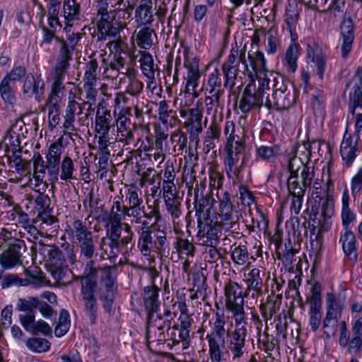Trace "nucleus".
<instances>
[{"label":"nucleus","mask_w":362,"mask_h":362,"mask_svg":"<svg viewBox=\"0 0 362 362\" xmlns=\"http://www.w3.org/2000/svg\"><path fill=\"white\" fill-rule=\"evenodd\" d=\"M81 11V5L76 0H64L63 6L64 17L65 18L66 27L65 30H68V23L79 18Z\"/></svg>","instance_id":"obj_27"},{"label":"nucleus","mask_w":362,"mask_h":362,"mask_svg":"<svg viewBox=\"0 0 362 362\" xmlns=\"http://www.w3.org/2000/svg\"><path fill=\"white\" fill-rule=\"evenodd\" d=\"M341 36L343 40L341 45V55L346 58L352 49L354 40V26L351 18L343 20L341 25Z\"/></svg>","instance_id":"obj_17"},{"label":"nucleus","mask_w":362,"mask_h":362,"mask_svg":"<svg viewBox=\"0 0 362 362\" xmlns=\"http://www.w3.org/2000/svg\"><path fill=\"white\" fill-rule=\"evenodd\" d=\"M206 240L204 243L210 246L216 245L218 243V229L220 222H216L212 224V220L206 219Z\"/></svg>","instance_id":"obj_44"},{"label":"nucleus","mask_w":362,"mask_h":362,"mask_svg":"<svg viewBox=\"0 0 362 362\" xmlns=\"http://www.w3.org/2000/svg\"><path fill=\"white\" fill-rule=\"evenodd\" d=\"M33 199H34L35 207L38 213L45 211H52L50 208L51 199L47 194L37 193V194L30 195L28 199L31 200Z\"/></svg>","instance_id":"obj_47"},{"label":"nucleus","mask_w":362,"mask_h":362,"mask_svg":"<svg viewBox=\"0 0 362 362\" xmlns=\"http://www.w3.org/2000/svg\"><path fill=\"white\" fill-rule=\"evenodd\" d=\"M160 317L147 318L146 337L148 349L153 351V347L163 344L165 341V329L161 325Z\"/></svg>","instance_id":"obj_11"},{"label":"nucleus","mask_w":362,"mask_h":362,"mask_svg":"<svg viewBox=\"0 0 362 362\" xmlns=\"http://www.w3.org/2000/svg\"><path fill=\"white\" fill-rule=\"evenodd\" d=\"M158 118L163 124H167L173 110L170 108V105L166 100H161L158 103Z\"/></svg>","instance_id":"obj_62"},{"label":"nucleus","mask_w":362,"mask_h":362,"mask_svg":"<svg viewBox=\"0 0 362 362\" xmlns=\"http://www.w3.org/2000/svg\"><path fill=\"white\" fill-rule=\"evenodd\" d=\"M160 291V289L155 285L144 288L143 301L147 313V318H151L155 316V314L160 309V302L158 298Z\"/></svg>","instance_id":"obj_13"},{"label":"nucleus","mask_w":362,"mask_h":362,"mask_svg":"<svg viewBox=\"0 0 362 362\" xmlns=\"http://www.w3.org/2000/svg\"><path fill=\"white\" fill-rule=\"evenodd\" d=\"M219 199V212L221 218L220 227L226 230H235L238 228V216H233V204L230 200V195L225 192L222 196L218 195Z\"/></svg>","instance_id":"obj_9"},{"label":"nucleus","mask_w":362,"mask_h":362,"mask_svg":"<svg viewBox=\"0 0 362 362\" xmlns=\"http://www.w3.org/2000/svg\"><path fill=\"white\" fill-rule=\"evenodd\" d=\"M137 45L144 49H149L156 40V34L153 29L148 27H143L137 32L135 31Z\"/></svg>","instance_id":"obj_25"},{"label":"nucleus","mask_w":362,"mask_h":362,"mask_svg":"<svg viewBox=\"0 0 362 362\" xmlns=\"http://www.w3.org/2000/svg\"><path fill=\"white\" fill-rule=\"evenodd\" d=\"M26 251L24 240L14 238L8 243V247L0 256V262L3 267L10 268L18 264H22L21 258Z\"/></svg>","instance_id":"obj_10"},{"label":"nucleus","mask_w":362,"mask_h":362,"mask_svg":"<svg viewBox=\"0 0 362 362\" xmlns=\"http://www.w3.org/2000/svg\"><path fill=\"white\" fill-rule=\"evenodd\" d=\"M257 156L264 160L270 161L280 154V148L278 146H261L257 148Z\"/></svg>","instance_id":"obj_48"},{"label":"nucleus","mask_w":362,"mask_h":362,"mask_svg":"<svg viewBox=\"0 0 362 362\" xmlns=\"http://www.w3.org/2000/svg\"><path fill=\"white\" fill-rule=\"evenodd\" d=\"M173 331L170 333V338L173 341V345H178L182 344L183 349H187L189 347L191 343V336L189 331H184L179 328V325H174L172 327Z\"/></svg>","instance_id":"obj_29"},{"label":"nucleus","mask_w":362,"mask_h":362,"mask_svg":"<svg viewBox=\"0 0 362 362\" xmlns=\"http://www.w3.org/2000/svg\"><path fill=\"white\" fill-rule=\"evenodd\" d=\"M44 90L45 83L40 78H36L31 74L26 76L23 86L24 95L28 98L34 96L39 100L40 96L44 93Z\"/></svg>","instance_id":"obj_18"},{"label":"nucleus","mask_w":362,"mask_h":362,"mask_svg":"<svg viewBox=\"0 0 362 362\" xmlns=\"http://www.w3.org/2000/svg\"><path fill=\"white\" fill-rule=\"evenodd\" d=\"M127 215H129L128 206L122 200L115 201L108 216V223L123 222Z\"/></svg>","instance_id":"obj_28"},{"label":"nucleus","mask_w":362,"mask_h":362,"mask_svg":"<svg viewBox=\"0 0 362 362\" xmlns=\"http://www.w3.org/2000/svg\"><path fill=\"white\" fill-rule=\"evenodd\" d=\"M61 48L57 64L69 66V61L71 58V50L68 47V45L64 40H60Z\"/></svg>","instance_id":"obj_57"},{"label":"nucleus","mask_w":362,"mask_h":362,"mask_svg":"<svg viewBox=\"0 0 362 362\" xmlns=\"http://www.w3.org/2000/svg\"><path fill=\"white\" fill-rule=\"evenodd\" d=\"M264 97H266L264 85L256 88L255 85L249 83L240 97L239 109L243 113L247 114L252 110L265 107L266 100L263 102Z\"/></svg>","instance_id":"obj_7"},{"label":"nucleus","mask_w":362,"mask_h":362,"mask_svg":"<svg viewBox=\"0 0 362 362\" xmlns=\"http://www.w3.org/2000/svg\"><path fill=\"white\" fill-rule=\"evenodd\" d=\"M312 296L310 299V325L312 330L316 332L321 323L320 308L322 305L321 300V285L315 282L311 288Z\"/></svg>","instance_id":"obj_12"},{"label":"nucleus","mask_w":362,"mask_h":362,"mask_svg":"<svg viewBox=\"0 0 362 362\" xmlns=\"http://www.w3.org/2000/svg\"><path fill=\"white\" fill-rule=\"evenodd\" d=\"M231 258L235 264L243 265L249 259V253L245 245L235 246L231 252Z\"/></svg>","instance_id":"obj_52"},{"label":"nucleus","mask_w":362,"mask_h":362,"mask_svg":"<svg viewBox=\"0 0 362 362\" xmlns=\"http://www.w3.org/2000/svg\"><path fill=\"white\" fill-rule=\"evenodd\" d=\"M112 117L110 110H105L100 111L98 108L95 117L96 132H110L112 124Z\"/></svg>","instance_id":"obj_30"},{"label":"nucleus","mask_w":362,"mask_h":362,"mask_svg":"<svg viewBox=\"0 0 362 362\" xmlns=\"http://www.w3.org/2000/svg\"><path fill=\"white\" fill-rule=\"evenodd\" d=\"M164 199L166 209L173 218H179L182 214L180 198L178 196L170 197L165 195Z\"/></svg>","instance_id":"obj_42"},{"label":"nucleus","mask_w":362,"mask_h":362,"mask_svg":"<svg viewBox=\"0 0 362 362\" xmlns=\"http://www.w3.org/2000/svg\"><path fill=\"white\" fill-rule=\"evenodd\" d=\"M98 64L96 59H91L86 64L83 81L89 83L96 82L97 69Z\"/></svg>","instance_id":"obj_58"},{"label":"nucleus","mask_w":362,"mask_h":362,"mask_svg":"<svg viewBox=\"0 0 362 362\" xmlns=\"http://www.w3.org/2000/svg\"><path fill=\"white\" fill-rule=\"evenodd\" d=\"M135 18L142 25L151 23L153 18L151 7L146 4L139 5L135 9Z\"/></svg>","instance_id":"obj_43"},{"label":"nucleus","mask_w":362,"mask_h":362,"mask_svg":"<svg viewBox=\"0 0 362 362\" xmlns=\"http://www.w3.org/2000/svg\"><path fill=\"white\" fill-rule=\"evenodd\" d=\"M272 98L271 102L267 97L265 107L269 110L281 111L288 109L293 105L298 95L295 84L284 76H279L274 79Z\"/></svg>","instance_id":"obj_4"},{"label":"nucleus","mask_w":362,"mask_h":362,"mask_svg":"<svg viewBox=\"0 0 362 362\" xmlns=\"http://www.w3.org/2000/svg\"><path fill=\"white\" fill-rule=\"evenodd\" d=\"M106 47L109 48L110 52L109 57H111L113 54H118L122 55V53H125L126 49H127V45L124 40L119 35L116 39L107 43Z\"/></svg>","instance_id":"obj_51"},{"label":"nucleus","mask_w":362,"mask_h":362,"mask_svg":"<svg viewBox=\"0 0 362 362\" xmlns=\"http://www.w3.org/2000/svg\"><path fill=\"white\" fill-rule=\"evenodd\" d=\"M300 158L293 157L290 159L288 163V169L291 175L287 180V187L289 194L292 197H304L305 189L303 185L301 186L298 180V168L295 169L293 167L294 162H299Z\"/></svg>","instance_id":"obj_16"},{"label":"nucleus","mask_w":362,"mask_h":362,"mask_svg":"<svg viewBox=\"0 0 362 362\" xmlns=\"http://www.w3.org/2000/svg\"><path fill=\"white\" fill-rule=\"evenodd\" d=\"M357 148L358 141L356 140L353 145L351 136L346 132L341 144L340 153L347 167H350L352 165L356 156V151Z\"/></svg>","instance_id":"obj_19"},{"label":"nucleus","mask_w":362,"mask_h":362,"mask_svg":"<svg viewBox=\"0 0 362 362\" xmlns=\"http://www.w3.org/2000/svg\"><path fill=\"white\" fill-rule=\"evenodd\" d=\"M49 267V271L55 279L62 278L63 266L65 258L62 251L55 245H46L39 242V247L36 249Z\"/></svg>","instance_id":"obj_6"},{"label":"nucleus","mask_w":362,"mask_h":362,"mask_svg":"<svg viewBox=\"0 0 362 362\" xmlns=\"http://www.w3.org/2000/svg\"><path fill=\"white\" fill-rule=\"evenodd\" d=\"M334 199L331 197H328L327 199H325V200H324L322 204L321 216L322 217L323 220H319L317 222V224L319 226V231L321 233V235L324 232L327 231L331 226V223L329 221V219L334 214Z\"/></svg>","instance_id":"obj_23"},{"label":"nucleus","mask_w":362,"mask_h":362,"mask_svg":"<svg viewBox=\"0 0 362 362\" xmlns=\"http://www.w3.org/2000/svg\"><path fill=\"white\" fill-rule=\"evenodd\" d=\"M59 164L60 162L49 161L46 162V170L49 175V181L51 184L54 185L58 181V176L59 174Z\"/></svg>","instance_id":"obj_61"},{"label":"nucleus","mask_w":362,"mask_h":362,"mask_svg":"<svg viewBox=\"0 0 362 362\" xmlns=\"http://www.w3.org/2000/svg\"><path fill=\"white\" fill-rule=\"evenodd\" d=\"M14 85L5 77L0 83V95L5 104L13 105L16 103Z\"/></svg>","instance_id":"obj_33"},{"label":"nucleus","mask_w":362,"mask_h":362,"mask_svg":"<svg viewBox=\"0 0 362 362\" xmlns=\"http://www.w3.org/2000/svg\"><path fill=\"white\" fill-rule=\"evenodd\" d=\"M170 141L175 144L173 151L177 155L182 154L187 144V136L182 130L177 129L170 135Z\"/></svg>","instance_id":"obj_39"},{"label":"nucleus","mask_w":362,"mask_h":362,"mask_svg":"<svg viewBox=\"0 0 362 362\" xmlns=\"http://www.w3.org/2000/svg\"><path fill=\"white\" fill-rule=\"evenodd\" d=\"M247 334L246 326L243 325L235 327L230 334L229 349L233 358H240L243 356L245 350V338Z\"/></svg>","instance_id":"obj_14"},{"label":"nucleus","mask_w":362,"mask_h":362,"mask_svg":"<svg viewBox=\"0 0 362 362\" xmlns=\"http://www.w3.org/2000/svg\"><path fill=\"white\" fill-rule=\"evenodd\" d=\"M225 296L226 297V307L236 305L237 303H244V296L242 294L240 286L230 281L224 287Z\"/></svg>","instance_id":"obj_20"},{"label":"nucleus","mask_w":362,"mask_h":362,"mask_svg":"<svg viewBox=\"0 0 362 362\" xmlns=\"http://www.w3.org/2000/svg\"><path fill=\"white\" fill-rule=\"evenodd\" d=\"M95 269L96 275L94 279H91V281L87 278L86 267L81 275L74 276L76 281L81 282L82 300L92 325L96 323L98 317V301L95 293L98 286V277L100 300L102 301L103 308L106 313L112 312L117 293V266L97 267L95 262Z\"/></svg>","instance_id":"obj_1"},{"label":"nucleus","mask_w":362,"mask_h":362,"mask_svg":"<svg viewBox=\"0 0 362 362\" xmlns=\"http://www.w3.org/2000/svg\"><path fill=\"white\" fill-rule=\"evenodd\" d=\"M185 65L187 69V87L192 86L193 88H195L200 76L198 62L197 61L190 63L185 62Z\"/></svg>","instance_id":"obj_45"},{"label":"nucleus","mask_w":362,"mask_h":362,"mask_svg":"<svg viewBox=\"0 0 362 362\" xmlns=\"http://www.w3.org/2000/svg\"><path fill=\"white\" fill-rule=\"evenodd\" d=\"M299 18V12L297 8L296 4H289L286 8V13L284 16V21L286 23L290 31L296 28V25L298 23Z\"/></svg>","instance_id":"obj_50"},{"label":"nucleus","mask_w":362,"mask_h":362,"mask_svg":"<svg viewBox=\"0 0 362 362\" xmlns=\"http://www.w3.org/2000/svg\"><path fill=\"white\" fill-rule=\"evenodd\" d=\"M244 303L238 304L236 305H230L227 308L230 310L233 314V317L235 322V327H240L243 325L246 326L245 313L244 311Z\"/></svg>","instance_id":"obj_54"},{"label":"nucleus","mask_w":362,"mask_h":362,"mask_svg":"<svg viewBox=\"0 0 362 362\" xmlns=\"http://www.w3.org/2000/svg\"><path fill=\"white\" fill-rule=\"evenodd\" d=\"M71 233L73 243L78 250L80 259L82 261H86V272L88 275L87 278L91 281V279H94L96 275L93 258L98 256L93 233L86 223L77 219L72 223Z\"/></svg>","instance_id":"obj_2"},{"label":"nucleus","mask_w":362,"mask_h":362,"mask_svg":"<svg viewBox=\"0 0 362 362\" xmlns=\"http://www.w3.org/2000/svg\"><path fill=\"white\" fill-rule=\"evenodd\" d=\"M264 275L263 271L254 268L248 274L246 279L247 290H252L257 295L262 293L263 280Z\"/></svg>","instance_id":"obj_26"},{"label":"nucleus","mask_w":362,"mask_h":362,"mask_svg":"<svg viewBox=\"0 0 362 362\" xmlns=\"http://www.w3.org/2000/svg\"><path fill=\"white\" fill-rule=\"evenodd\" d=\"M302 226L304 228V235L305 236L308 235V230H310V239L312 247H320L322 241V235H321V233L319 230L317 233H316L317 228H319L318 224L315 225L314 223H311L310 221H307L306 218H305V221L303 222Z\"/></svg>","instance_id":"obj_36"},{"label":"nucleus","mask_w":362,"mask_h":362,"mask_svg":"<svg viewBox=\"0 0 362 362\" xmlns=\"http://www.w3.org/2000/svg\"><path fill=\"white\" fill-rule=\"evenodd\" d=\"M307 57L311 59L315 63L317 74L321 80L323 79L326 66V59L322 54V51L317 45H315V47L308 45Z\"/></svg>","instance_id":"obj_22"},{"label":"nucleus","mask_w":362,"mask_h":362,"mask_svg":"<svg viewBox=\"0 0 362 362\" xmlns=\"http://www.w3.org/2000/svg\"><path fill=\"white\" fill-rule=\"evenodd\" d=\"M134 236L132 226L127 223H107L106 235L101 238L100 248L110 260L116 259L122 250L127 249Z\"/></svg>","instance_id":"obj_3"},{"label":"nucleus","mask_w":362,"mask_h":362,"mask_svg":"<svg viewBox=\"0 0 362 362\" xmlns=\"http://www.w3.org/2000/svg\"><path fill=\"white\" fill-rule=\"evenodd\" d=\"M211 330L207 334H227V331L225 328L226 324V317L223 310H217L215 313V320L213 322H210Z\"/></svg>","instance_id":"obj_38"},{"label":"nucleus","mask_w":362,"mask_h":362,"mask_svg":"<svg viewBox=\"0 0 362 362\" xmlns=\"http://www.w3.org/2000/svg\"><path fill=\"white\" fill-rule=\"evenodd\" d=\"M154 246V241L152 237V232L148 228L142 230L140 233L138 247L144 256H149L151 251Z\"/></svg>","instance_id":"obj_32"},{"label":"nucleus","mask_w":362,"mask_h":362,"mask_svg":"<svg viewBox=\"0 0 362 362\" xmlns=\"http://www.w3.org/2000/svg\"><path fill=\"white\" fill-rule=\"evenodd\" d=\"M62 144L59 139L57 141L52 143L48 149V152L46 154V159L49 161H57L60 162L62 155Z\"/></svg>","instance_id":"obj_56"},{"label":"nucleus","mask_w":362,"mask_h":362,"mask_svg":"<svg viewBox=\"0 0 362 362\" xmlns=\"http://www.w3.org/2000/svg\"><path fill=\"white\" fill-rule=\"evenodd\" d=\"M26 74V69L23 66H18L13 68L10 73L7 74L4 77L7 78L13 84H16L20 81Z\"/></svg>","instance_id":"obj_64"},{"label":"nucleus","mask_w":362,"mask_h":362,"mask_svg":"<svg viewBox=\"0 0 362 362\" xmlns=\"http://www.w3.org/2000/svg\"><path fill=\"white\" fill-rule=\"evenodd\" d=\"M156 240H154V247L160 252H164L168 248L166 233L164 230H158L156 232Z\"/></svg>","instance_id":"obj_63"},{"label":"nucleus","mask_w":362,"mask_h":362,"mask_svg":"<svg viewBox=\"0 0 362 362\" xmlns=\"http://www.w3.org/2000/svg\"><path fill=\"white\" fill-rule=\"evenodd\" d=\"M33 177L36 175H45L46 164L40 153H35L33 157Z\"/></svg>","instance_id":"obj_60"},{"label":"nucleus","mask_w":362,"mask_h":362,"mask_svg":"<svg viewBox=\"0 0 362 362\" xmlns=\"http://www.w3.org/2000/svg\"><path fill=\"white\" fill-rule=\"evenodd\" d=\"M207 86V90L224 89L225 87L222 85L221 73L218 69H216L210 74L208 78Z\"/></svg>","instance_id":"obj_59"},{"label":"nucleus","mask_w":362,"mask_h":362,"mask_svg":"<svg viewBox=\"0 0 362 362\" xmlns=\"http://www.w3.org/2000/svg\"><path fill=\"white\" fill-rule=\"evenodd\" d=\"M222 71L225 77L223 86L233 88L239 72L248 71L245 59V52L242 51L239 55L238 49H232L227 60L222 65Z\"/></svg>","instance_id":"obj_5"},{"label":"nucleus","mask_w":362,"mask_h":362,"mask_svg":"<svg viewBox=\"0 0 362 362\" xmlns=\"http://www.w3.org/2000/svg\"><path fill=\"white\" fill-rule=\"evenodd\" d=\"M180 115L182 118L185 119L183 127L188 129L190 142L198 143L199 136L203 131L202 110L198 107L187 110L181 109Z\"/></svg>","instance_id":"obj_8"},{"label":"nucleus","mask_w":362,"mask_h":362,"mask_svg":"<svg viewBox=\"0 0 362 362\" xmlns=\"http://www.w3.org/2000/svg\"><path fill=\"white\" fill-rule=\"evenodd\" d=\"M141 58L139 59L141 69L143 74L148 79V86L155 83V71L156 68L154 66L152 55L146 51L140 52Z\"/></svg>","instance_id":"obj_21"},{"label":"nucleus","mask_w":362,"mask_h":362,"mask_svg":"<svg viewBox=\"0 0 362 362\" xmlns=\"http://www.w3.org/2000/svg\"><path fill=\"white\" fill-rule=\"evenodd\" d=\"M74 170V167L72 159L69 156H65L61 163L60 179L63 181L73 180Z\"/></svg>","instance_id":"obj_49"},{"label":"nucleus","mask_w":362,"mask_h":362,"mask_svg":"<svg viewBox=\"0 0 362 362\" xmlns=\"http://www.w3.org/2000/svg\"><path fill=\"white\" fill-rule=\"evenodd\" d=\"M226 334H206V339L209 343V353H221L226 346Z\"/></svg>","instance_id":"obj_37"},{"label":"nucleus","mask_w":362,"mask_h":362,"mask_svg":"<svg viewBox=\"0 0 362 362\" xmlns=\"http://www.w3.org/2000/svg\"><path fill=\"white\" fill-rule=\"evenodd\" d=\"M19 320L23 328L33 335L41 333L48 336L52 333L50 326L42 320L35 321V315H19Z\"/></svg>","instance_id":"obj_15"},{"label":"nucleus","mask_w":362,"mask_h":362,"mask_svg":"<svg viewBox=\"0 0 362 362\" xmlns=\"http://www.w3.org/2000/svg\"><path fill=\"white\" fill-rule=\"evenodd\" d=\"M324 333L327 337L329 338L334 336L338 329V318L337 316H325L323 321Z\"/></svg>","instance_id":"obj_53"},{"label":"nucleus","mask_w":362,"mask_h":362,"mask_svg":"<svg viewBox=\"0 0 362 362\" xmlns=\"http://www.w3.org/2000/svg\"><path fill=\"white\" fill-rule=\"evenodd\" d=\"M126 201L128 203V207L136 209L143 204L141 191L136 185H131L126 194Z\"/></svg>","instance_id":"obj_41"},{"label":"nucleus","mask_w":362,"mask_h":362,"mask_svg":"<svg viewBox=\"0 0 362 362\" xmlns=\"http://www.w3.org/2000/svg\"><path fill=\"white\" fill-rule=\"evenodd\" d=\"M282 296L278 294L269 296L266 303H262L259 306L262 317L267 321L277 313L281 304Z\"/></svg>","instance_id":"obj_24"},{"label":"nucleus","mask_w":362,"mask_h":362,"mask_svg":"<svg viewBox=\"0 0 362 362\" xmlns=\"http://www.w3.org/2000/svg\"><path fill=\"white\" fill-rule=\"evenodd\" d=\"M37 302V297H28L25 298H19L16 303V308L18 311L27 313L21 315H35Z\"/></svg>","instance_id":"obj_40"},{"label":"nucleus","mask_w":362,"mask_h":362,"mask_svg":"<svg viewBox=\"0 0 362 362\" xmlns=\"http://www.w3.org/2000/svg\"><path fill=\"white\" fill-rule=\"evenodd\" d=\"M27 347L32 351L41 353L47 351L50 348V343L44 338H30L26 341Z\"/></svg>","instance_id":"obj_46"},{"label":"nucleus","mask_w":362,"mask_h":362,"mask_svg":"<svg viewBox=\"0 0 362 362\" xmlns=\"http://www.w3.org/2000/svg\"><path fill=\"white\" fill-rule=\"evenodd\" d=\"M109 59H110V62H107L105 59L103 60L105 66L117 71L123 72L122 70L124 69L125 59L122 55L118 54H113Z\"/></svg>","instance_id":"obj_55"},{"label":"nucleus","mask_w":362,"mask_h":362,"mask_svg":"<svg viewBox=\"0 0 362 362\" xmlns=\"http://www.w3.org/2000/svg\"><path fill=\"white\" fill-rule=\"evenodd\" d=\"M300 46L297 43H291L285 55L286 64L287 69L292 73H294L297 69V59L298 57Z\"/></svg>","instance_id":"obj_35"},{"label":"nucleus","mask_w":362,"mask_h":362,"mask_svg":"<svg viewBox=\"0 0 362 362\" xmlns=\"http://www.w3.org/2000/svg\"><path fill=\"white\" fill-rule=\"evenodd\" d=\"M76 95L68 98V104L66 108V115L64 116V122L63 127L67 129H73L75 122V115L77 109H79V103L75 100Z\"/></svg>","instance_id":"obj_31"},{"label":"nucleus","mask_w":362,"mask_h":362,"mask_svg":"<svg viewBox=\"0 0 362 362\" xmlns=\"http://www.w3.org/2000/svg\"><path fill=\"white\" fill-rule=\"evenodd\" d=\"M342 245V249L346 255L350 256L356 252V236L355 234L349 229L341 234L339 240Z\"/></svg>","instance_id":"obj_34"}]
</instances>
